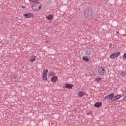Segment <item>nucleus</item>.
I'll return each instance as SVG.
<instances>
[{
	"label": "nucleus",
	"mask_w": 126,
	"mask_h": 126,
	"mask_svg": "<svg viewBox=\"0 0 126 126\" xmlns=\"http://www.w3.org/2000/svg\"><path fill=\"white\" fill-rule=\"evenodd\" d=\"M83 60L85 62H89V59L88 58V57H87L86 56H84L83 57Z\"/></svg>",
	"instance_id": "obj_14"
},
{
	"label": "nucleus",
	"mask_w": 126,
	"mask_h": 126,
	"mask_svg": "<svg viewBox=\"0 0 126 126\" xmlns=\"http://www.w3.org/2000/svg\"><path fill=\"white\" fill-rule=\"evenodd\" d=\"M11 79H15V75H12L11 76Z\"/></svg>",
	"instance_id": "obj_20"
},
{
	"label": "nucleus",
	"mask_w": 126,
	"mask_h": 126,
	"mask_svg": "<svg viewBox=\"0 0 126 126\" xmlns=\"http://www.w3.org/2000/svg\"><path fill=\"white\" fill-rule=\"evenodd\" d=\"M106 72V69L105 67H103L102 68H99L98 70V73L99 75H104Z\"/></svg>",
	"instance_id": "obj_4"
},
{
	"label": "nucleus",
	"mask_w": 126,
	"mask_h": 126,
	"mask_svg": "<svg viewBox=\"0 0 126 126\" xmlns=\"http://www.w3.org/2000/svg\"><path fill=\"white\" fill-rule=\"evenodd\" d=\"M114 95H115V94L112 93L110 94H108L106 96H105L106 99H111V102H112V99L114 98Z\"/></svg>",
	"instance_id": "obj_6"
},
{
	"label": "nucleus",
	"mask_w": 126,
	"mask_h": 126,
	"mask_svg": "<svg viewBox=\"0 0 126 126\" xmlns=\"http://www.w3.org/2000/svg\"><path fill=\"white\" fill-rule=\"evenodd\" d=\"M21 7H22V8H25V7H24L23 6H22Z\"/></svg>",
	"instance_id": "obj_25"
},
{
	"label": "nucleus",
	"mask_w": 126,
	"mask_h": 126,
	"mask_svg": "<svg viewBox=\"0 0 126 126\" xmlns=\"http://www.w3.org/2000/svg\"><path fill=\"white\" fill-rule=\"evenodd\" d=\"M30 0L33 2H37V1H38V0Z\"/></svg>",
	"instance_id": "obj_22"
},
{
	"label": "nucleus",
	"mask_w": 126,
	"mask_h": 126,
	"mask_svg": "<svg viewBox=\"0 0 126 126\" xmlns=\"http://www.w3.org/2000/svg\"><path fill=\"white\" fill-rule=\"evenodd\" d=\"M46 19H48V20H52V19H53V15H49L48 16H47Z\"/></svg>",
	"instance_id": "obj_13"
},
{
	"label": "nucleus",
	"mask_w": 126,
	"mask_h": 126,
	"mask_svg": "<svg viewBox=\"0 0 126 126\" xmlns=\"http://www.w3.org/2000/svg\"><path fill=\"white\" fill-rule=\"evenodd\" d=\"M33 16V14H32L30 13L24 14V16H25V17H26V18H30V17H31V16Z\"/></svg>",
	"instance_id": "obj_10"
},
{
	"label": "nucleus",
	"mask_w": 126,
	"mask_h": 126,
	"mask_svg": "<svg viewBox=\"0 0 126 126\" xmlns=\"http://www.w3.org/2000/svg\"><path fill=\"white\" fill-rule=\"evenodd\" d=\"M120 55H121V52L113 53L110 55V59H116V58H118Z\"/></svg>",
	"instance_id": "obj_5"
},
{
	"label": "nucleus",
	"mask_w": 126,
	"mask_h": 126,
	"mask_svg": "<svg viewBox=\"0 0 126 126\" xmlns=\"http://www.w3.org/2000/svg\"><path fill=\"white\" fill-rule=\"evenodd\" d=\"M102 103L101 102H97L94 104V107L95 108H101L102 107Z\"/></svg>",
	"instance_id": "obj_8"
},
{
	"label": "nucleus",
	"mask_w": 126,
	"mask_h": 126,
	"mask_svg": "<svg viewBox=\"0 0 126 126\" xmlns=\"http://www.w3.org/2000/svg\"><path fill=\"white\" fill-rule=\"evenodd\" d=\"M42 7V4H41L40 2H37L32 5V10H34V11H37V10H39V9H41Z\"/></svg>",
	"instance_id": "obj_2"
},
{
	"label": "nucleus",
	"mask_w": 126,
	"mask_h": 126,
	"mask_svg": "<svg viewBox=\"0 0 126 126\" xmlns=\"http://www.w3.org/2000/svg\"><path fill=\"white\" fill-rule=\"evenodd\" d=\"M120 75L121 76H123V77H125V76H126V72L123 71H121L120 73Z\"/></svg>",
	"instance_id": "obj_17"
},
{
	"label": "nucleus",
	"mask_w": 126,
	"mask_h": 126,
	"mask_svg": "<svg viewBox=\"0 0 126 126\" xmlns=\"http://www.w3.org/2000/svg\"><path fill=\"white\" fill-rule=\"evenodd\" d=\"M121 95L119 94L118 95L113 96V98L112 99V102H115V101H117V100H119L120 98H121Z\"/></svg>",
	"instance_id": "obj_7"
},
{
	"label": "nucleus",
	"mask_w": 126,
	"mask_h": 126,
	"mask_svg": "<svg viewBox=\"0 0 126 126\" xmlns=\"http://www.w3.org/2000/svg\"><path fill=\"white\" fill-rule=\"evenodd\" d=\"M36 61V57L35 56H32L31 58L30 61L32 63L33 62H35Z\"/></svg>",
	"instance_id": "obj_12"
},
{
	"label": "nucleus",
	"mask_w": 126,
	"mask_h": 126,
	"mask_svg": "<svg viewBox=\"0 0 126 126\" xmlns=\"http://www.w3.org/2000/svg\"><path fill=\"white\" fill-rule=\"evenodd\" d=\"M78 95L79 97H83V92L79 91Z\"/></svg>",
	"instance_id": "obj_15"
},
{
	"label": "nucleus",
	"mask_w": 126,
	"mask_h": 126,
	"mask_svg": "<svg viewBox=\"0 0 126 126\" xmlns=\"http://www.w3.org/2000/svg\"><path fill=\"white\" fill-rule=\"evenodd\" d=\"M45 43H46V44H48V43H49V41H45Z\"/></svg>",
	"instance_id": "obj_24"
},
{
	"label": "nucleus",
	"mask_w": 126,
	"mask_h": 126,
	"mask_svg": "<svg viewBox=\"0 0 126 126\" xmlns=\"http://www.w3.org/2000/svg\"><path fill=\"white\" fill-rule=\"evenodd\" d=\"M102 79V78L98 77V78H96L95 79L96 81H97L98 82V81H100V80H101Z\"/></svg>",
	"instance_id": "obj_19"
},
{
	"label": "nucleus",
	"mask_w": 126,
	"mask_h": 126,
	"mask_svg": "<svg viewBox=\"0 0 126 126\" xmlns=\"http://www.w3.org/2000/svg\"><path fill=\"white\" fill-rule=\"evenodd\" d=\"M42 79L43 80H47V75H43Z\"/></svg>",
	"instance_id": "obj_18"
},
{
	"label": "nucleus",
	"mask_w": 126,
	"mask_h": 126,
	"mask_svg": "<svg viewBox=\"0 0 126 126\" xmlns=\"http://www.w3.org/2000/svg\"><path fill=\"white\" fill-rule=\"evenodd\" d=\"M73 87V85L67 83L65 88L68 89H71Z\"/></svg>",
	"instance_id": "obj_11"
},
{
	"label": "nucleus",
	"mask_w": 126,
	"mask_h": 126,
	"mask_svg": "<svg viewBox=\"0 0 126 126\" xmlns=\"http://www.w3.org/2000/svg\"><path fill=\"white\" fill-rule=\"evenodd\" d=\"M123 100H124L125 101H126V96H124Z\"/></svg>",
	"instance_id": "obj_23"
},
{
	"label": "nucleus",
	"mask_w": 126,
	"mask_h": 126,
	"mask_svg": "<svg viewBox=\"0 0 126 126\" xmlns=\"http://www.w3.org/2000/svg\"><path fill=\"white\" fill-rule=\"evenodd\" d=\"M123 59H126V53H125V54L123 55Z\"/></svg>",
	"instance_id": "obj_21"
},
{
	"label": "nucleus",
	"mask_w": 126,
	"mask_h": 126,
	"mask_svg": "<svg viewBox=\"0 0 126 126\" xmlns=\"http://www.w3.org/2000/svg\"><path fill=\"white\" fill-rule=\"evenodd\" d=\"M86 54L88 56L89 58H92L94 56V51L90 48H88Z\"/></svg>",
	"instance_id": "obj_3"
},
{
	"label": "nucleus",
	"mask_w": 126,
	"mask_h": 126,
	"mask_svg": "<svg viewBox=\"0 0 126 126\" xmlns=\"http://www.w3.org/2000/svg\"><path fill=\"white\" fill-rule=\"evenodd\" d=\"M84 16L86 20H90L93 16V11L91 8L88 7L84 11Z\"/></svg>",
	"instance_id": "obj_1"
},
{
	"label": "nucleus",
	"mask_w": 126,
	"mask_h": 126,
	"mask_svg": "<svg viewBox=\"0 0 126 126\" xmlns=\"http://www.w3.org/2000/svg\"><path fill=\"white\" fill-rule=\"evenodd\" d=\"M51 80L53 83H56V82L58 81V77H57L56 76H53L51 78Z\"/></svg>",
	"instance_id": "obj_9"
},
{
	"label": "nucleus",
	"mask_w": 126,
	"mask_h": 126,
	"mask_svg": "<svg viewBox=\"0 0 126 126\" xmlns=\"http://www.w3.org/2000/svg\"><path fill=\"white\" fill-rule=\"evenodd\" d=\"M48 69H46L43 71V75H47V73H48Z\"/></svg>",
	"instance_id": "obj_16"
}]
</instances>
